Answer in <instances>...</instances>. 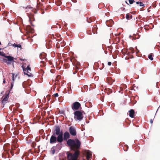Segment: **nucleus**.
I'll return each mask as SVG.
<instances>
[{"instance_id":"9","label":"nucleus","mask_w":160,"mask_h":160,"mask_svg":"<svg viewBox=\"0 0 160 160\" xmlns=\"http://www.w3.org/2000/svg\"><path fill=\"white\" fill-rule=\"evenodd\" d=\"M23 70L24 71V73L25 74H26L29 76H31L30 73V74H29L28 73L26 72H27V73H29L28 71H31V68L29 66H28L25 69H24Z\"/></svg>"},{"instance_id":"10","label":"nucleus","mask_w":160,"mask_h":160,"mask_svg":"<svg viewBox=\"0 0 160 160\" xmlns=\"http://www.w3.org/2000/svg\"><path fill=\"white\" fill-rule=\"evenodd\" d=\"M57 141V138L55 136H52L50 139V143H55Z\"/></svg>"},{"instance_id":"11","label":"nucleus","mask_w":160,"mask_h":160,"mask_svg":"<svg viewBox=\"0 0 160 160\" xmlns=\"http://www.w3.org/2000/svg\"><path fill=\"white\" fill-rule=\"evenodd\" d=\"M70 135L68 132H66L64 134V139L67 140L69 137Z\"/></svg>"},{"instance_id":"32","label":"nucleus","mask_w":160,"mask_h":160,"mask_svg":"<svg viewBox=\"0 0 160 160\" xmlns=\"http://www.w3.org/2000/svg\"><path fill=\"white\" fill-rule=\"evenodd\" d=\"M0 44H1V42H0Z\"/></svg>"},{"instance_id":"26","label":"nucleus","mask_w":160,"mask_h":160,"mask_svg":"<svg viewBox=\"0 0 160 160\" xmlns=\"http://www.w3.org/2000/svg\"><path fill=\"white\" fill-rule=\"evenodd\" d=\"M52 152L53 154H54L55 152V151L54 150H52Z\"/></svg>"},{"instance_id":"27","label":"nucleus","mask_w":160,"mask_h":160,"mask_svg":"<svg viewBox=\"0 0 160 160\" xmlns=\"http://www.w3.org/2000/svg\"><path fill=\"white\" fill-rule=\"evenodd\" d=\"M13 82H12V83L11 84V88H12V87L13 86Z\"/></svg>"},{"instance_id":"28","label":"nucleus","mask_w":160,"mask_h":160,"mask_svg":"<svg viewBox=\"0 0 160 160\" xmlns=\"http://www.w3.org/2000/svg\"><path fill=\"white\" fill-rule=\"evenodd\" d=\"M150 122H151V123H152V122H153V121H152V120H150Z\"/></svg>"},{"instance_id":"12","label":"nucleus","mask_w":160,"mask_h":160,"mask_svg":"<svg viewBox=\"0 0 160 160\" xmlns=\"http://www.w3.org/2000/svg\"><path fill=\"white\" fill-rule=\"evenodd\" d=\"M129 116L131 118H133L134 112L133 110L131 109L129 111Z\"/></svg>"},{"instance_id":"16","label":"nucleus","mask_w":160,"mask_h":160,"mask_svg":"<svg viewBox=\"0 0 160 160\" xmlns=\"http://www.w3.org/2000/svg\"><path fill=\"white\" fill-rule=\"evenodd\" d=\"M129 2L130 4H132L134 2V0H129Z\"/></svg>"},{"instance_id":"25","label":"nucleus","mask_w":160,"mask_h":160,"mask_svg":"<svg viewBox=\"0 0 160 160\" xmlns=\"http://www.w3.org/2000/svg\"><path fill=\"white\" fill-rule=\"evenodd\" d=\"M13 46L16 47H17V45L16 44H14L13 45Z\"/></svg>"},{"instance_id":"1","label":"nucleus","mask_w":160,"mask_h":160,"mask_svg":"<svg viewBox=\"0 0 160 160\" xmlns=\"http://www.w3.org/2000/svg\"><path fill=\"white\" fill-rule=\"evenodd\" d=\"M67 144L71 147L72 150H75L78 148L80 145V142L78 139L75 140L69 139L67 142Z\"/></svg>"},{"instance_id":"3","label":"nucleus","mask_w":160,"mask_h":160,"mask_svg":"<svg viewBox=\"0 0 160 160\" xmlns=\"http://www.w3.org/2000/svg\"><path fill=\"white\" fill-rule=\"evenodd\" d=\"M74 117L75 119L81 120L83 118V116L82 113L78 111L75 112L74 113Z\"/></svg>"},{"instance_id":"13","label":"nucleus","mask_w":160,"mask_h":160,"mask_svg":"<svg viewBox=\"0 0 160 160\" xmlns=\"http://www.w3.org/2000/svg\"><path fill=\"white\" fill-rule=\"evenodd\" d=\"M60 130L59 128L58 127H57L56 128L55 131H56V134L57 135H59L60 134Z\"/></svg>"},{"instance_id":"29","label":"nucleus","mask_w":160,"mask_h":160,"mask_svg":"<svg viewBox=\"0 0 160 160\" xmlns=\"http://www.w3.org/2000/svg\"><path fill=\"white\" fill-rule=\"evenodd\" d=\"M139 3H140V2H136V4H139Z\"/></svg>"},{"instance_id":"17","label":"nucleus","mask_w":160,"mask_h":160,"mask_svg":"<svg viewBox=\"0 0 160 160\" xmlns=\"http://www.w3.org/2000/svg\"><path fill=\"white\" fill-rule=\"evenodd\" d=\"M139 5L140 7H142L144 6V4L141 2L139 3Z\"/></svg>"},{"instance_id":"5","label":"nucleus","mask_w":160,"mask_h":160,"mask_svg":"<svg viewBox=\"0 0 160 160\" xmlns=\"http://www.w3.org/2000/svg\"><path fill=\"white\" fill-rule=\"evenodd\" d=\"M81 106L80 104L78 102H75L72 105V108L73 110L78 109Z\"/></svg>"},{"instance_id":"30","label":"nucleus","mask_w":160,"mask_h":160,"mask_svg":"<svg viewBox=\"0 0 160 160\" xmlns=\"http://www.w3.org/2000/svg\"><path fill=\"white\" fill-rule=\"evenodd\" d=\"M5 79H4L3 81V82L4 83H5Z\"/></svg>"},{"instance_id":"20","label":"nucleus","mask_w":160,"mask_h":160,"mask_svg":"<svg viewBox=\"0 0 160 160\" xmlns=\"http://www.w3.org/2000/svg\"><path fill=\"white\" fill-rule=\"evenodd\" d=\"M12 81H13V82L14 80V74L13 73H12Z\"/></svg>"},{"instance_id":"15","label":"nucleus","mask_w":160,"mask_h":160,"mask_svg":"<svg viewBox=\"0 0 160 160\" xmlns=\"http://www.w3.org/2000/svg\"><path fill=\"white\" fill-rule=\"evenodd\" d=\"M7 100H8L7 97H5L3 99L2 101V103H5V102L7 101Z\"/></svg>"},{"instance_id":"8","label":"nucleus","mask_w":160,"mask_h":160,"mask_svg":"<svg viewBox=\"0 0 160 160\" xmlns=\"http://www.w3.org/2000/svg\"><path fill=\"white\" fill-rule=\"evenodd\" d=\"M70 133L73 136H75L76 134V131L75 128L72 127H70L69 128Z\"/></svg>"},{"instance_id":"2","label":"nucleus","mask_w":160,"mask_h":160,"mask_svg":"<svg viewBox=\"0 0 160 160\" xmlns=\"http://www.w3.org/2000/svg\"><path fill=\"white\" fill-rule=\"evenodd\" d=\"M79 154V152L78 150L75 151L74 153L73 154L69 153L68 155V160H77V158Z\"/></svg>"},{"instance_id":"24","label":"nucleus","mask_w":160,"mask_h":160,"mask_svg":"<svg viewBox=\"0 0 160 160\" xmlns=\"http://www.w3.org/2000/svg\"><path fill=\"white\" fill-rule=\"evenodd\" d=\"M111 64H112V63L111 62H108V65L109 66L111 65Z\"/></svg>"},{"instance_id":"7","label":"nucleus","mask_w":160,"mask_h":160,"mask_svg":"<svg viewBox=\"0 0 160 160\" xmlns=\"http://www.w3.org/2000/svg\"><path fill=\"white\" fill-rule=\"evenodd\" d=\"M57 140L59 142H61L63 141V133L62 132H61L59 135H58Z\"/></svg>"},{"instance_id":"18","label":"nucleus","mask_w":160,"mask_h":160,"mask_svg":"<svg viewBox=\"0 0 160 160\" xmlns=\"http://www.w3.org/2000/svg\"><path fill=\"white\" fill-rule=\"evenodd\" d=\"M0 55L2 56H4L5 54L3 52H0Z\"/></svg>"},{"instance_id":"31","label":"nucleus","mask_w":160,"mask_h":160,"mask_svg":"<svg viewBox=\"0 0 160 160\" xmlns=\"http://www.w3.org/2000/svg\"><path fill=\"white\" fill-rule=\"evenodd\" d=\"M1 48H0V50H1Z\"/></svg>"},{"instance_id":"19","label":"nucleus","mask_w":160,"mask_h":160,"mask_svg":"<svg viewBox=\"0 0 160 160\" xmlns=\"http://www.w3.org/2000/svg\"><path fill=\"white\" fill-rule=\"evenodd\" d=\"M129 15L127 14L126 15V18L127 19H129Z\"/></svg>"},{"instance_id":"6","label":"nucleus","mask_w":160,"mask_h":160,"mask_svg":"<svg viewBox=\"0 0 160 160\" xmlns=\"http://www.w3.org/2000/svg\"><path fill=\"white\" fill-rule=\"evenodd\" d=\"M86 153V156L87 160H89L90 158H91L92 157V153L89 150L86 151L85 152Z\"/></svg>"},{"instance_id":"23","label":"nucleus","mask_w":160,"mask_h":160,"mask_svg":"<svg viewBox=\"0 0 160 160\" xmlns=\"http://www.w3.org/2000/svg\"><path fill=\"white\" fill-rule=\"evenodd\" d=\"M17 47H18V48H21V46L20 45L18 44V45H17Z\"/></svg>"},{"instance_id":"4","label":"nucleus","mask_w":160,"mask_h":160,"mask_svg":"<svg viewBox=\"0 0 160 160\" xmlns=\"http://www.w3.org/2000/svg\"><path fill=\"white\" fill-rule=\"evenodd\" d=\"M6 57L7 59H3L4 60L5 62L8 64H10L12 62H14L13 59H15L13 57L10 56H4Z\"/></svg>"},{"instance_id":"22","label":"nucleus","mask_w":160,"mask_h":160,"mask_svg":"<svg viewBox=\"0 0 160 160\" xmlns=\"http://www.w3.org/2000/svg\"><path fill=\"white\" fill-rule=\"evenodd\" d=\"M54 96L56 97H58V93H56L54 94Z\"/></svg>"},{"instance_id":"21","label":"nucleus","mask_w":160,"mask_h":160,"mask_svg":"<svg viewBox=\"0 0 160 160\" xmlns=\"http://www.w3.org/2000/svg\"><path fill=\"white\" fill-rule=\"evenodd\" d=\"M42 56H44V54L43 53V54H41L40 55V58H42Z\"/></svg>"},{"instance_id":"14","label":"nucleus","mask_w":160,"mask_h":160,"mask_svg":"<svg viewBox=\"0 0 160 160\" xmlns=\"http://www.w3.org/2000/svg\"><path fill=\"white\" fill-rule=\"evenodd\" d=\"M151 60H153V58L152 57V54H150L148 57Z\"/></svg>"}]
</instances>
